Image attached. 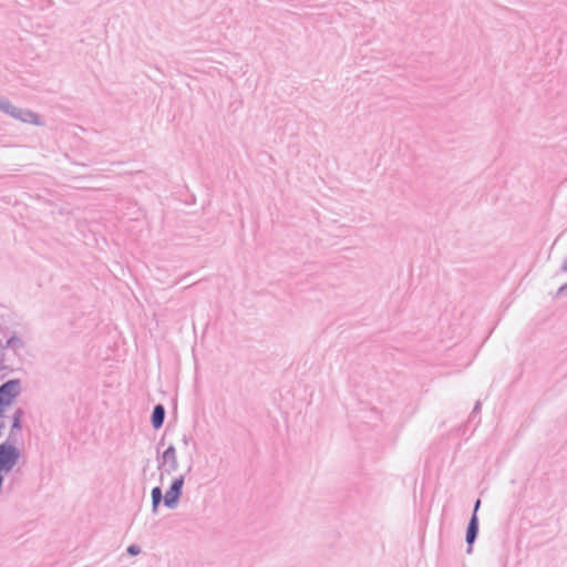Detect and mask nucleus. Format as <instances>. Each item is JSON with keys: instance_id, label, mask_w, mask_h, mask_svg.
<instances>
[{"instance_id": "obj_1", "label": "nucleus", "mask_w": 567, "mask_h": 567, "mask_svg": "<svg viewBox=\"0 0 567 567\" xmlns=\"http://www.w3.org/2000/svg\"><path fill=\"white\" fill-rule=\"evenodd\" d=\"M17 440L0 443V473L8 474L18 464L21 456L20 450L16 446Z\"/></svg>"}, {"instance_id": "obj_2", "label": "nucleus", "mask_w": 567, "mask_h": 567, "mask_svg": "<svg viewBox=\"0 0 567 567\" xmlns=\"http://www.w3.org/2000/svg\"><path fill=\"white\" fill-rule=\"evenodd\" d=\"M22 386L20 379H10L0 385V404L11 406L21 394Z\"/></svg>"}, {"instance_id": "obj_3", "label": "nucleus", "mask_w": 567, "mask_h": 567, "mask_svg": "<svg viewBox=\"0 0 567 567\" xmlns=\"http://www.w3.org/2000/svg\"><path fill=\"white\" fill-rule=\"evenodd\" d=\"M184 483H185L184 475H179L172 481L168 489L165 493V498H164V505L167 508L174 509L177 507L179 499L183 495Z\"/></svg>"}, {"instance_id": "obj_4", "label": "nucleus", "mask_w": 567, "mask_h": 567, "mask_svg": "<svg viewBox=\"0 0 567 567\" xmlns=\"http://www.w3.org/2000/svg\"><path fill=\"white\" fill-rule=\"evenodd\" d=\"M165 473L171 474L178 468L177 453L173 444L163 452L161 458H158V468H163Z\"/></svg>"}, {"instance_id": "obj_5", "label": "nucleus", "mask_w": 567, "mask_h": 567, "mask_svg": "<svg viewBox=\"0 0 567 567\" xmlns=\"http://www.w3.org/2000/svg\"><path fill=\"white\" fill-rule=\"evenodd\" d=\"M11 117L19 120L22 123L33 124L37 126H42L44 124L41 116L29 109H20L16 106Z\"/></svg>"}, {"instance_id": "obj_6", "label": "nucleus", "mask_w": 567, "mask_h": 567, "mask_svg": "<svg viewBox=\"0 0 567 567\" xmlns=\"http://www.w3.org/2000/svg\"><path fill=\"white\" fill-rule=\"evenodd\" d=\"M480 530V522L478 516L475 513H472L470 520L466 527L465 542L467 544L466 553L471 554L473 549V545L478 536Z\"/></svg>"}, {"instance_id": "obj_7", "label": "nucleus", "mask_w": 567, "mask_h": 567, "mask_svg": "<svg viewBox=\"0 0 567 567\" xmlns=\"http://www.w3.org/2000/svg\"><path fill=\"white\" fill-rule=\"evenodd\" d=\"M166 410L165 406L161 403L154 405L152 414H151V424L154 430H159L165 421Z\"/></svg>"}, {"instance_id": "obj_8", "label": "nucleus", "mask_w": 567, "mask_h": 567, "mask_svg": "<svg viewBox=\"0 0 567 567\" xmlns=\"http://www.w3.org/2000/svg\"><path fill=\"white\" fill-rule=\"evenodd\" d=\"M23 416H24V411L21 408H18L12 415V424H11V430H10V434H9L8 439L16 440L13 436H14L16 432H20L22 430Z\"/></svg>"}, {"instance_id": "obj_9", "label": "nucleus", "mask_w": 567, "mask_h": 567, "mask_svg": "<svg viewBox=\"0 0 567 567\" xmlns=\"http://www.w3.org/2000/svg\"><path fill=\"white\" fill-rule=\"evenodd\" d=\"M152 498V513L156 514L161 503H164L165 495H163L162 488L159 486H155L151 491Z\"/></svg>"}, {"instance_id": "obj_10", "label": "nucleus", "mask_w": 567, "mask_h": 567, "mask_svg": "<svg viewBox=\"0 0 567 567\" xmlns=\"http://www.w3.org/2000/svg\"><path fill=\"white\" fill-rule=\"evenodd\" d=\"M24 347H25L24 341L20 337H18L17 334H12L7 340L6 344L3 346V348L11 349L14 352L18 351V350L23 349Z\"/></svg>"}, {"instance_id": "obj_11", "label": "nucleus", "mask_w": 567, "mask_h": 567, "mask_svg": "<svg viewBox=\"0 0 567 567\" xmlns=\"http://www.w3.org/2000/svg\"><path fill=\"white\" fill-rule=\"evenodd\" d=\"M16 105H13L7 97L0 99V111L11 116L14 112Z\"/></svg>"}, {"instance_id": "obj_12", "label": "nucleus", "mask_w": 567, "mask_h": 567, "mask_svg": "<svg viewBox=\"0 0 567 567\" xmlns=\"http://www.w3.org/2000/svg\"><path fill=\"white\" fill-rule=\"evenodd\" d=\"M142 551L141 547L136 544H131L130 546H127L126 548V553L130 555V556H136L138 555Z\"/></svg>"}, {"instance_id": "obj_13", "label": "nucleus", "mask_w": 567, "mask_h": 567, "mask_svg": "<svg viewBox=\"0 0 567 567\" xmlns=\"http://www.w3.org/2000/svg\"><path fill=\"white\" fill-rule=\"evenodd\" d=\"M565 295H567V282L561 285L556 291V297H563Z\"/></svg>"}, {"instance_id": "obj_14", "label": "nucleus", "mask_w": 567, "mask_h": 567, "mask_svg": "<svg viewBox=\"0 0 567 567\" xmlns=\"http://www.w3.org/2000/svg\"><path fill=\"white\" fill-rule=\"evenodd\" d=\"M481 406H482L481 402H480V401H477V402L475 403V405H474L473 410H472L471 415H472V416H475L476 414H478V413L481 412Z\"/></svg>"}, {"instance_id": "obj_15", "label": "nucleus", "mask_w": 567, "mask_h": 567, "mask_svg": "<svg viewBox=\"0 0 567 567\" xmlns=\"http://www.w3.org/2000/svg\"><path fill=\"white\" fill-rule=\"evenodd\" d=\"M481 504H482L481 499H480V498H477V499L475 501V503H474V507H473V512H472V513H475V515H477V512H478V509H480V507H481Z\"/></svg>"}, {"instance_id": "obj_16", "label": "nucleus", "mask_w": 567, "mask_h": 567, "mask_svg": "<svg viewBox=\"0 0 567 567\" xmlns=\"http://www.w3.org/2000/svg\"><path fill=\"white\" fill-rule=\"evenodd\" d=\"M192 441V436L190 435H186L184 434L183 437H182V442L185 446H187L189 444V442Z\"/></svg>"}, {"instance_id": "obj_17", "label": "nucleus", "mask_w": 567, "mask_h": 567, "mask_svg": "<svg viewBox=\"0 0 567 567\" xmlns=\"http://www.w3.org/2000/svg\"><path fill=\"white\" fill-rule=\"evenodd\" d=\"M9 406H4L3 404H0V419H3L6 416V411Z\"/></svg>"}, {"instance_id": "obj_18", "label": "nucleus", "mask_w": 567, "mask_h": 567, "mask_svg": "<svg viewBox=\"0 0 567 567\" xmlns=\"http://www.w3.org/2000/svg\"><path fill=\"white\" fill-rule=\"evenodd\" d=\"M560 271L561 272H567V259L561 264Z\"/></svg>"}, {"instance_id": "obj_19", "label": "nucleus", "mask_w": 567, "mask_h": 567, "mask_svg": "<svg viewBox=\"0 0 567 567\" xmlns=\"http://www.w3.org/2000/svg\"><path fill=\"white\" fill-rule=\"evenodd\" d=\"M4 426H6L4 422L0 420V436L2 435V431H3Z\"/></svg>"}, {"instance_id": "obj_20", "label": "nucleus", "mask_w": 567, "mask_h": 567, "mask_svg": "<svg viewBox=\"0 0 567 567\" xmlns=\"http://www.w3.org/2000/svg\"><path fill=\"white\" fill-rule=\"evenodd\" d=\"M163 443H164V437L161 439L158 445H163Z\"/></svg>"}]
</instances>
